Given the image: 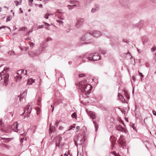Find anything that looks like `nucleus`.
<instances>
[{
  "mask_svg": "<svg viewBox=\"0 0 156 156\" xmlns=\"http://www.w3.org/2000/svg\"><path fill=\"white\" fill-rule=\"evenodd\" d=\"M69 6L71 7L72 6H71V5H69V6H68V7H69Z\"/></svg>",
  "mask_w": 156,
  "mask_h": 156,
  "instance_id": "49",
  "label": "nucleus"
},
{
  "mask_svg": "<svg viewBox=\"0 0 156 156\" xmlns=\"http://www.w3.org/2000/svg\"><path fill=\"white\" fill-rule=\"evenodd\" d=\"M80 89L81 92L84 93L85 94H89L92 89V87L90 85L87 83L86 81H82L80 82L77 84Z\"/></svg>",
  "mask_w": 156,
  "mask_h": 156,
  "instance_id": "1",
  "label": "nucleus"
},
{
  "mask_svg": "<svg viewBox=\"0 0 156 156\" xmlns=\"http://www.w3.org/2000/svg\"><path fill=\"white\" fill-rule=\"evenodd\" d=\"M84 76H85V74H80L79 75V77H81Z\"/></svg>",
  "mask_w": 156,
  "mask_h": 156,
  "instance_id": "23",
  "label": "nucleus"
},
{
  "mask_svg": "<svg viewBox=\"0 0 156 156\" xmlns=\"http://www.w3.org/2000/svg\"><path fill=\"white\" fill-rule=\"evenodd\" d=\"M51 107H53L52 111H53L54 110V107H52V105H51Z\"/></svg>",
  "mask_w": 156,
  "mask_h": 156,
  "instance_id": "43",
  "label": "nucleus"
},
{
  "mask_svg": "<svg viewBox=\"0 0 156 156\" xmlns=\"http://www.w3.org/2000/svg\"><path fill=\"white\" fill-rule=\"evenodd\" d=\"M30 105H27L25 108V110L23 113L25 115V117H28L31 112V108L30 107Z\"/></svg>",
  "mask_w": 156,
  "mask_h": 156,
  "instance_id": "5",
  "label": "nucleus"
},
{
  "mask_svg": "<svg viewBox=\"0 0 156 156\" xmlns=\"http://www.w3.org/2000/svg\"><path fill=\"white\" fill-rule=\"evenodd\" d=\"M44 24H46L47 25H48V26H49L50 25V24H48V23H44Z\"/></svg>",
  "mask_w": 156,
  "mask_h": 156,
  "instance_id": "34",
  "label": "nucleus"
},
{
  "mask_svg": "<svg viewBox=\"0 0 156 156\" xmlns=\"http://www.w3.org/2000/svg\"><path fill=\"white\" fill-rule=\"evenodd\" d=\"M100 57L99 56L98 54L97 53H95L94 55L91 57L90 55L88 58L89 60H93V61H97L100 59Z\"/></svg>",
  "mask_w": 156,
  "mask_h": 156,
  "instance_id": "6",
  "label": "nucleus"
},
{
  "mask_svg": "<svg viewBox=\"0 0 156 156\" xmlns=\"http://www.w3.org/2000/svg\"><path fill=\"white\" fill-rule=\"evenodd\" d=\"M64 155H66V156H67L68 155L66 154V153H65V154H64Z\"/></svg>",
  "mask_w": 156,
  "mask_h": 156,
  "instance_id": "44",
  "label": "nucleus"
},
{
  "mask_svg": "<svg viewBox=\"0 0 156 156\" xmlns=\"http://www.w3.org/2000/svg\"><path fill=\"white\" fill-rule=\"evenodd\" d=\"M46 29H47L48 30H49V28L48 27H47L46 28Z\"/></svg>",
  "mask_w": 156,
  "mask_h": 156,
  "instance_id": "41",
  "label": "nucleus"
},
{
  "mask_svg": "<svg viewBox=\"0 0 156 156\" xmlns=\"http://www.w3.org/2000/svg\"><path fill=\"white\" fill-rule=\"evenodd\" d=\"M2 123V120H0V125H1Z\"/></svg>",
  "mask_w": 156,
  "mask_h": 156,
  "instance_id": "38",
  "label": "nucleus"
},
{
  "mask_svg": "<svg viewBox=\"0 0 156 156\" xmlns=\"http://www.w3.org/2000/svg\"><path fill=\"white\" fill-rule=\"evenodd\" d=\"M36 110L37 112V114H39L40 113V109L39 108H37V109H36Z\"/></svg>",
  "mask_w": 156,
  "mask_h": 156,
  "instance_id": "28",
  "label": "nucleus"
},
{
  "mask_svg": "<svg viewBox=\"0 0 156 156\" xmlns=\"http://www.w3.org/2000/svg\"><path fill=\"white\" fill-rule=\"evenodd\" d=\"M39 6L40 8H43L42 5V4H40V5H39Z\"/></svg>",
  "mask_w": 156,
  "mask_h": 156,
  "instance_id": "33",
  "label": "nucleus"
},
{
  "mask_svg": "<svg viewBox=\"0 0 156 156\" xmlns=\"http://www.w3.org/2000/svg\"><path fill=\"white\" fill-rule=\"evenodd\" d=\"M51 14L50 13H47L44 15V17L46 19H48V16L51 15Z\"/></svg>",
  "mask_w": 156,
  "mask_h": 156,
  "instance_id": "18",
  "label": "nucleus"
},
{
  "mask_svg": "<svg viewBox=\"0 0 156 156\" xmlns=\"http://www.w3.org/2000/svg\"><path fill=\"white\" fill-rule=\"evenodd\" d=\"M5 27V26H3L2 27H0V29H2V28H4Z\"/></svg>",
  "mask_w": 156,
  "mask_h": 156,
  "instance_id": "36",
  "label": "nucleus"
},
{
  "mask_svg": "<svg viewBox=\"0 0 156 156\" xmlns=\"http://www.w3.org/2000/svg\"><path fill=\"white\" fill-rule=\"evenodd\" d=\"M80 127L79 126H77L76 127V132H78L79 131V130H80Z\"/></svg>",
  "mask_w": 156,
  "mask_h": 156,
  "instance_id": "24",
  "label": "nucleus"
},
{
  "mask_svg": "<svg viewBox=\"0 0 156 156\" xmlns=\"http://www.w3.org/2000/svg\"><path fill=\"white\" fill-rule=\"evenodd\" d=\"M59 23H63V22H62V21H59Z\"/></svg>",
  "mask_w": 156,
  "mask_h": 156,
  "instance_id": "45",
  "label": "nucleus"
},
{
  "mask_svg": "<svg viewBox=\"0 0 156 156\" xmlns=\"http://www.w3.org/2000/svg\"><path fill=\"white\" fill-rule=\"evenodd\" d=\"M18 76H16L17 79H16V81L17 82L20 81V79L23 76L27 74L26 70H24L23 69L19 70L17 73Z\"/></svg>",
  "mask_w": 156,
  "mask_h": 156,
  "instance_id": "3",
  "label": "nucleus"
},
{
  "mask_svg": "<svg viewBox=\"0 0 156 156\" xmlns=\"http://www.w3.org/2000/svg\"><path fill=\"white\" fill-rule=\"evenodd\" d=\"M29 44L30 46V48H33L35 45V44L34 43L31 42H29Z\"/></svg>",
  "mask_w": 156,
  "mask_h": 156,
  "instance_id": "17",
  "label": "nucleus"
},
{
  "mask_svg": "<svg viewBox=\"0 0 156 156\" xmlns=\"http://www.w3.org/2000/svg\"><path fill=\"white\" fill-rule=\"evenodd\" d=\"M11 19V17L10 16H8L7 17L6 21H10Z\"/></svg>",
  "mask_w": 156,
  "mask_h": 156,
  "instance_id": "21",
  "label": "nucleus"
},
{
  "mask_svg": "<svg viewBox=\"0 0 156 156\" xmlns=\"http://www.w3.org/2000/svg\"><path fill=\"white\" fill-rule=\"evenodd\" d=\"M59 128L60 129H62L63 128V127L62 126H60L59 127Z\"/></svg>",
  "mask_w": 156,
  "mask_h": 156,
  "instance_id": "35",
  "label": "nucleus"
},
{
  "mask_svg": "<svg viewBox=\"0 0 156 156\" xmlns=\"http://www.w3.org/2000/svg\"><path fill=\"white\" fill-rule=\"evenodd\" d=\"M152 112L154 115H156V112L155 111L153 110L152 111Z\"/></svg>",
  "mask_w": 156,
  "mask_h": 156,
  "instance_id": "29",
  "label": "nucleus"
},
{
  "mask_svg": "<svg viewBox=\"0 0 156 156\" xmlns=\"http://www.w3.org/2000/svg\"><path fill=\"white\" fill-rule=\"evenodd\" d=\"M113 153L115 156H117V155H118L115 151L113 152Z\"/></svg>",
  "mask_w": 156,
  "mask_h": 156,
  "instance_id": "30",
  "label": "nucleus"
},
{
  "mask_svg": "<svg viewBox=\"0 0 156 156\" xmlns=\"http://www.w3.org/2000/svg\"><path fill=\"white\" fill-rule=\"evenodd\" d=\"M34 82V80L30 78L27 81V84H31L32 83Z\"/></svg>",
  "mask_w": 156,
  "mask_h": 156,
  "instance_id": "15",
  "label": "nucleus"
},
{
  "mask_svg": "<svg viewBox=\"0 0 156 156\" xmlns=\"http://www.w3.org/2000/svg\"><path fill=\"white\" fill-rule=\"evenodd\" d=\"M29 1L31 3H32L33 2V0H29Z\"/></svg>",
  "mask_w": 156,
  "mask_h": 156,
  "instance_id": "40",
  "label": "nucleus"
},
{
  "mask_svg": "<svg viewBox=\"0 0 156 156\" xmlns=\"http://www.w3.org/2000/svg\"><path fill=\"white\" fill-rule=\"evenodd\" d=\"M156 48L155 47L153 46L151 48V50L152 52L154 51L156 49Z\"/></svg>",
  "mask_w": 156,
  "mask_h": 156,
  "instance_id": "27",
  "label": "nucleus"
},
{
  "mask_svg": "<svg viewBox=\"0 0 156 156\" xmlns=\"http://www.w3.org/2000/svg\"><path fill=\"white\" fill-rule=\"evenodd\" d=\"M72 117L73 118H75L76 119L77 118L76 113L75 112L73 113L72 115Z\"/></svg>",
  "mask_w": 156,
  "mask_h": 156,
  "instance_id": "20",
  "label": "nucleus"
},
{
  "mask_svg": "<svg viewBox=\"0 0 156 156\" xmlns=\"http://www.w3.org/2000/svg\"><path fill=\"white\" fill-rule=\"evenodd\" d=\"M61 156H62V155H61Z\"/></svg>",
  "mask_w": 156,
  "mask_h": 156,
  "instance_id": "53",
  "label": "nucleus"
},
{
  "mask_svg": "<svg viewBox=\"0 0 156 156\" xmlns=\"http://www.w3.org/2000/svg\"><path fill=\"white\" fill-rule=\"evenodd\" d=\"M89 115L90 116L91 118L92 119H95L96 116L95 113L93 112H90L89 113Z\"/></svg>",
  "mask_w": 156,
  "mask_h": 156,
  "instance_id": "14",
  "label": "nucleus"
},
{
  "mask_svg": "<svg viewBox=\"0 0 156 156\" xmlns=\"http://www.w3.org/2000/svg\"><path fill=\"white\" fill-rule=\"evenodd\" d=\"M29 47H26V50H28L29 49Z\"/></svg>",
  "mask_w": 156,
  "mask_h": 156,
  "instance_id": "39",
  "label": "nucleus"
},
{
  "mask_svg": "<svg viewBox=\"0 0 156 156\" xmlns=\"http://www.w3.org/2000/svg\"><path fill=\"white\" fill-rule=\"evenodd\" d=\"M120 124H118L116 126V129L117 130L120 131H121L125 133L127 132V131L125 127V125H124L123 122L122 120L120 121Z\"/></svg>",
  "mask_w": 156,
  "mask_h": 156,
  "instance_id": "2",
  "label": "nucleus"
},
{
  "mask_svg": "<svg viewBox=\"0 0 156 156\" xmlns=\"http://www.w3.org/2000/svg\"><path fill=\"white\" fill-rule=\"evenodd\" d=\"M75 126H73V125L71 126H70L69 129L68 130L69 131L70 130H71L72 128H75Z\"/></svg>",
  "mask_w": 156,
  "mask_h": 156,
  "instance_id": "25",
  "label": "nucleus"
},
{
  "mask_svg": "<svg viewBox=\"0 0 156 156\" xmlns=\"http://www.w3.org/2000/svg\"><path fill=\"white\" fill-rule=\"evenodd\" d=\"M119 144L122 146H124L125 144V142L123 136H121L118 141Z\"/></svg>",
  "mask_w": 156,
  "mask_h": 156,
  "instance_id": "9",
  "label": "nucleus"
},
{
  "mask_svg": "<svg viewBox=\"0 0 156 156\" xmlns=\"http://www.w3.org/2000/svg\"><path fill=\"white\" fill-rule=\"evenodd\" d=\"M101 35V33L99 31H94L93 33V35L96 37H98Z\"/></svg>",
  "mask_w": 156,
  "mask_h": 156,
  "instance_id": "12",
  "label": "nucleus"
},
{
  "mask_svg": "<svg viewBox=\"0 0 156 156\" xmlns=\"http://www.w3.org/2000/svg\"><path fill=\"white\" fill-rule=\"evenodd\" d=\"M41 101V99H39V100H38V101Z\"/></svg>",
  "mask_w": 156,
  "mask_h": 156,
  "instance_id": "47",
  "label": "nucleus"
},
{
  "mask_svg": "<svg viewBox=\"0 0 156 156\" xmlns=\"http://www.w3.org/2000/svg\"><path fill=\"white\" fill-rule=\"evenodd\" d=\"M118 97L119 99L122 102H125V100L124 98L123 97L120 93L118 94Z\"/></svg>",
  "mask_w": 156,
  "mask_h": 156,
  "instance_id": "13",
  "label": "nucleus"
},
{
  "mask_svg": "<svg viewBox=\"0 0 156 156\" xmlns=\"http://www.w3.org/2000/svg\"><path fill=\"white\" fill-rule=\"evenodd\" d=\"M99 8L98 7H97L96 8H94L92 9L91 11L92 12H94L96 11V10H97Z\"/></svg>",
  "mask_w": 156,
  "mask_h": 156,
  "instance_id": "19",
  "label": "nucleus"
},
{
  "mask_svg": "<svg viewBox=\"0 0 156 156\" xmlns=\"http://www.w3.org/2000/svg\"><path fill=\"white\" fill-rule=\"evenodd\" d=\"M139 74L140 75V76H141L142 77H143L144 76L140 72H139Z\"/></svg>",
  "mask_w": 156,
  "mask_h": 156,
  "instance_id": "31",
  "label": "nucleus"
},
{
  "mask_svg": "<svg viewBox=\"0 0 156 156\" xmlns=\"http://www.w3.org/2000/svg\"><path fill=\"white\" fill-rule=\"evenodd\" d=\"M84 20L83 19L80 18L77 20V22L76 24V26L78 28L80 27L83 23Z\"/></svg>",
  "mask_w": 156,
  "mask_h": 156,
  "instance_id": "8",
  "label": "nucleus"
},
{
  "mask_svg": "<svg viewBox=\"0 0 156 156\" xmlns=\"http://www.w3.org/2000/svg\"><path fill=\"white\" fill-rule=\"evenodd\" d=\"M123 91L124 92V95L126 97V98H127L129 99V96L128 95L127 92L125 90H123Z\"/></svg>",
  "mask_w": 156,
  "mask_h": 156,
  "instance_id": "16",
  "label": "nucleus"
},
{
  "mask_svg": "<svg viewBox=\"0 0 156 156\" xmlns=\"http://www.w3.org/2000/svg\"><path fill=\"white\" fill-rule=\"evenodd\" d=\"M42 49H43V47H42V46H41L39 49L40 51V53H37V52H36L35 51L34 52V51H30L29 52V55L31 56L32 57L38 55L42 51H43V50H42Z\"/></svg>",
  "mask_w": 156,
  "mask_h": 156,
  "instance_id": "7",
  "label": "nucleus"
},
{
  "mask_svg": "<svg viewBox=\"0 0 156 156\" xmlns=\"http://www.w3.org/2000/svg\"><path fill=\"white\" fill-rule=\"evenodd\" d=\"M76 5H73V7H76Z\"/></svg>",
  "mask_w": 156,
  "mask_h": 156,
  "instance_id": "48",
  "label": "nucleus"
},
{
  "mask_svg": "<svg viewBox=\"0 0 156 156\" xmlns=\"http://www.w3.org/2000/svg\"><path fill=\"white\" fill-rule=\"evenodd\" d=\"M132 79L134 81L135 80V77L134 76H132Z\"/></svg>",
  "mask_w": 156,
  "mask_h": 156,
  "instance_id": "32",
  "label": "nucleus"
},
{
  "mask_svg": "<svg viewBox=\"0 0 156 156\" xmlns=\"http://www.w3.org/2000/svg\"><path fill=\"white\" fill-rule=\"evenodd\" d=\"M26 28H27V27H21L20 28V31L24 30Z\"/></svg>",
  "mask_w": 156,
  "mask_h": 156,
  "instance_id": "22",
  "label": "nucleus"
},
{
  "mask_svg": "<svg viewBox=\"0 0 156 156\" xmlns=\"http://www.w3.org/2000/svg\"><path fill=\"white\" fill-rule=\"evenodd\" d=\"M21 1H22V0H20Z\"/></svg>",
  "mask_w": 156,
  "mask_h": 156,
  "instance_id": "54",
  "label": "nucleus"
},
{
  "mask_svg": "<svg viewBox=\"0 0 156 156\" xmlns=\"http://www.w3.org/2000/svg\"><path fill=\"white\" fill-rule=\"evenodd\" d=\"M117 156H121L120 155H117Z\"/></svg>",
  "mask_w": 156,
  "mask_h": 156,
  "instance_id": "51",
  "label": "nucleus"
},
{
  "mask_svg": "<svg viewBox=\"0 0 156 156\" xmlns=\"http://www.w3.org/2000/svg\"><path fill=\"white\" fill-rule=\"evenodd\" d=\"M132 127H133V129H135V127L134 126V125L133 126H132Z\"/></svg>",
  "mask_w": 156,
  "mask_h": 156,
  "instance_id": "42",
  "label": "nucleus"
},
{
  "mask_svg": "<svg viewBox=\"0 0 156 156\" xmlns=\"http://www.w3.org/2000/svg\"><path fill=\"white\" fill-rule=\"evenodd\" d=\"M2 10V8H0V12Z\"/></svg>",
  "mask_w": 156,
  "mask_h": 156,
  "instance_id": "46",
  "label": "nucleus"
},
{
  "mask_svg": "<svg viewBox=\"0 0 156 156\" xmlns=\"http://www.w3.org/2000/svg\"><path fill=\"white\" fill-rule=\"evenodd\" d=\"M0 76L2 80H4L5 83L6 84V83L8 81L9 75L6 73V71L5 69L0 73Z\"/></svg>",
  "mask_w": 156,
  "mask_h": 156,
  "instance_id": "4",
  "label": "nucleus"
},
{
  "mask_svg": "<svg viewBox=\"0 0 156 156\" xmlns=\"http://www.w3.org/2000/svg\"><path fill=\"white\" fill-rule=\"evenodd\" d=\"M69 9H72V8H69Z\"/></svg>",
  "mask_w": 156,
  "mask_h": 156,
  "instance_id": "52",
  "label": "nucleus"
},
{
  "mask_svg": "<svg viewBox=\"0 0 156 156\" xmlns=\"http://www.w3.org/2000/svg\"><path fill=\"white\" fill-rule=\"evenodd\" d=\"M21 97L20 98V100H21Z\"/></svg>",
  "mask_w": 156,
  "mask_h": 156,
  "instance_id": "50",
  "label": "nucleus"
},
{
  "mask_svg": "<svg viewBox=\"0 0 156 156\" xmlns=\"http://www.w3.org/2000/svg\"><path fill=\"white\" fill-rule=\"evenodd\" d=\"M11 128L12 130L15 132H17L18 129V123L16 122H14L11 126Z\"/></svg>",
  "mask_w": 156,
  "mask_h": 156,
  "instance_id": "11",
  "label": "nucleus"
},
{
  "mask_svg": "<svg viewBox=\"0 0 156 156\" xmlns=\"http://www.w3.org/2000/svg\"><path fill=\"white\" fill-rule=\"evenodd\" d=\"M43 28V27L42 25L41 26H39L38 27L39 28Z\"/></svg>",
  "mask_w": 156,
  "mask_h": 156,
  "instance_id": "37",
  "label": "nucleus"
},
{
  "mask_svg": "<svg viewBox=\"0 0 156 156\" xmlns=\"http://www.w3.org/2000/svg\"><path fill=\"white\" fill-rule=\"evenodd\" d=\"M62 139V138L59 136H57L56 137V146L59 147L60 146V143Z\"/></svg>",
  "mask_w": 156,
  "mask_h": 156,
  "instance_id": "10",
  "label": "nucleus"
},
{
  "mask_svg": "<svg viewBox=\"0 0 156 156\" xmlns=\"http://www.w3.org/2000/svg\"><path fill=\"white\" fill-rule=\"evenodd\" d=\"M60 120L56 121L55 124H56V125L57 126H58V123L60 122Z\"/></svg>",
  "mask_w": 156,
  "mask_h": 156,
  "instance_id": "26",
  "label": "nucleus"
}]
</instances>
